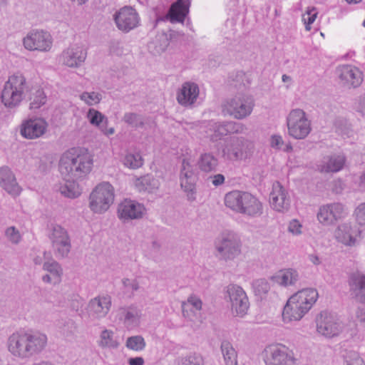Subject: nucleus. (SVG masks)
<instances>
[{
  "mask_svg": "<svg viewBox=\"0 0 365 365\" xmlns=\"http://www.w3.org/2000/svg\"><path fill=\"white\" fill-rule=\"evenodd\" d=\"M117 316L128 329L138 326L141 316L140 310L135 305L122 307L118 309Z\"/></svg>",
  "mask_w": 365,
  "mask_h": 365,
  "instance_id": "obj_28",
  "label": "nucleus"
},
{
  "mask_svg": "<svg viewBox=\"0 0 365 365\" xmlns=\"http://www.w3.org/2000/svg\"><path fill=\"white\" fill-rule=\"evenodd\" d=\"M202 302L201 299L195 296H190L186 302L182 303V309L184 316H188L187 312L190 309L192 312L200 311L202 309Z\"/></svg>",
  "mask_w": 365,
  "mask_h": 365,
  "instance_id": "obj_40",
  "label": "nucleus"
},
{
  "mask_svg": "<svg viewBox=\"0 0 365 365\" xmlns=\"http://www.w3.org/2000/svg\"><path fill=\"white\" fill-rule=\"evenodd\" d=\"M135 189L140 192L155 193L160 188V182L152 175H146L135 179Z\"/></svg>",
  "mask_w": 365,
  "mask_h": 365,
  "instance_id": "obj_33",
  "label": "nucleus"
},
{
  "mask_svg": "<svg viewBox=\"0 0 365 365\" xmlns=\"http://www.w3.org/2000/svg\"><path fill=\"white\" fill-rule=\"evenodd\" d=\"M5 236L11 244L17 245L21 240V235L18 229L14 226L9 227L5 230Z\"/></svg>",
  "mask_w": 365,
  "mask_h": 365,
  "instance_id": "obj_49",
  "label": "nucleus"
},
{
  "mask_svg": "<svg viewBox=\"0 0 365 365\" xmlns=\"http://www.w3.org/2000/svg\"><path fill=\"white\" fill-rule=\"evenodd\" d=\"M48 238L56 257L65 258L68 257L71 250V242L69 235L65 228L58 225H51Z\"/></svg>",
  "mask_w": 365,
  "mask_h": 365,
  "instance_id": "obj_11",
  "label": "nucleus"
},
{
  "mask_svg": "<svg viewBox=\"0 0 365 365\" xmlns=\"http://www.w3.org/2000/svg\"><path fill=\"white\" fill-rule=\"evenodd\" d=\"M180 185L187 192V199L190 201L195 200V180L193 166L189 159H183L180 170Z\"/></svg>",
  "mask_w": 365,
  "mask_h": 365,
  "instance_id": "obj_23",
  "label": "nucleus"
},
{
  "mask_svg": "<svg viewBox=\"0 0 365 365\" xmlns=\"http://www.w3.org/2000/svg\"><path fill=\"white\" fill-rule=\"evenodd\" d=\"M355 322L365 327V308L358 307L355 311Z\"/></svg>",
  "mask_w": 365,
  "mask_h": 365,
  "instance_id": "obj_57",
  "label": "nucleus"
},
{
  "mask_svg": "<svg viewBox=\"0 0 365 365\" xmlns=\"http://www.w3.org/2000/svg\"><path fill=\"white\" fill-rule=\"evenodd\" d=\"M92 165V156L87 150L72 148L65 152L59 161V171L65 181L59 187L61 194L69 198L78 197L81 191L76 180L88 174Z\"/></svg>",
  "mask_w": 365,
  "mask_h": 365,
  "instance_id": "obj_1",
  "label": "nucleus"
},
{
  "mask_svg": "<svg viewBox=\"0 0 365 365\" xmlns=\"http://www.w3.org/2000/svg\"><path fill=\"white\" fill-rule=\"evenodd\" d=\"M123 120L128 125L137 129L144 125V118L141 115L135 113H125Z\"/></svg>",
  "mask_w": 365,
  "mask_h": 365,
  "instance_id": "obj_42",
  "label": "nucleus"
},
{
  "mask_svg": "<svg viewBox=\"0 0 365 365\" xmlns=\"http://www.w3.org/2000/svg\"><path fill=\"white\" fill-rule=\"evenodd\" d=\"M264 354L266 365H299L293 352L284 345L269 346Z\"/></svg>",
  "mask_w": 365,
  "mask_h": 365,
  "instance_id": "obj_13",
  "label": "nucleus"
},
{
  "mask_svg": "<svg viewBox=\"0 0 365 365\" xmlns=\"http://www.w3.org/2000/svg\"><path fill=\"white\" fill-rule=\"evenodd\" d=\"M317 332L327 337L333 338L343 333L345 327L336 316L322 312L316 319Z\"/></svg>",
  "mask_w": 365,
  "mask_h": 365,
  "instance_id": "obj_12",
  "label": "nucleus"
},
{
  "mask_svg": "<svg viewBox=\"0 0 365 365\" xmlns=\"http://www.w3.org/2000/svg\"><path fill=\"white\" fill-rule=\"evenodd\" d=\"M288 134L294 139L302 140L312 130L311 122L306 113L299 108L292 110L287 117Z\"/></svg>",
  "mask_w": 365,
  "mask_h": 365,
  "instance_id": "obj_10",
  "label": "nucleus"
},
{
  "mask_svg": "<svg viewBox=\"0 0 365 365\" xmlns=\"http://www.w3.org/2000/svg\"><path fill=\"white\" fill-rule=\"evenodd\" d=\"M169 45L168 39L165 36H162L159 38V44L157 42H153L150 45V48L153 46V52L155 54H160L164 52Z\"/></svg>",
  "mask_w": 365,
  "mask_h": 365,
  "instance_id": "obj_51",
  "label": "nucleus"
},
{
  "mask_svg": "<svg viewBox=\"0 0 365 365\" xmlns=\"http://www.w3.org/2000/svg\"><path fill=\"white\" fill-rule=\"evenodd\" d=\"M189 0H178L169 10V17L172 23L183 22L189 11Z\"/></svg>",
  "mask_w": 365,
  "mask_h": 365,
  "instance_id": "obj_34",
  "label": "nucleus"
},
{
  "mask_svg": "<svg viewBox=\"0 0 365 365\" xmlns=\"http://www.w3.org/2000/svg\"><path fill=\"white\" fill-rule=\"evenodd\" d=\"M128 363L129 365H144L145 361L143 357L138 356L130 358Z\"/></svg>",
  "mask_w": 365,
  "mask_h": 365,
  "instance_id": "obj_62",
  "label": "nucleus"
},
{
  "mask_svg": "<svg viewBox=\"0 0 365 365\" xmlns=\"http://www.w3.org/2000/svg\"><path fill=\"white\" fill-rule=\"evenodd\" d=\"M245 130V126L240 123L210 121L207 124L206 133L210 140L216 142L228 134L242 133Z\"/></svg>",
  "mask_w": 365,
  "mask_h": 365,
  "instance_id": "obj_15",
  "label": "nucleus"
},
{
  "mask_svg": "<svg viewBox=\"0 0 365 365\" xmlns=\"http://www.w3.org/2000/svg\"><path fill=\"white\" fill-rule=\"evenodd\" d=\"M145 206L130 199H125L118 205L117 215L123 222L141 219L145 214Z\"/></svg>",
  "mask_w": 365,
  "mask_h": 365,
  "instance_id": "obj_18",
  "label": "nucleus"
},
{
  "mask_svg": "<svg viewBox=\"0 0 365 365\" xmlns=\"http://www.w3.org/2000/svg\"><path fill=\"white\" fill-rule=\"evenodd\" d=\"M226 297L229 299L232 311L237 316H245L250 307V302L246 292L237 284H229L226 287Z\"/></svg>",
  "mask_w": 365,
  "mask_h": 365,
  "instance_id": "obj_16",
  "label": "nucleus"
},
{
  "mask_svg": "<svg viewBox=\"0 0 365 365\" xmlns=\"http://www.w3.org/2000/svg\"><path fill=\"white\" fill-rule=\"evenodd\" d=\"M80 99L88 106H94L100 103L102 95L98 92H83L80 95Z\"/></svg>",
  "mask_w": 365,
  "mask_h": 365,
  "instance_id": "obj_44",
  "label": "nucleus"
},
{
  "mask_svg": "<svg viewBox=\"0 0 365 365\" xmlns=\"http://www.w3.org/2000/svg\"><path fill=\"white\" fill-rule=\"evenodd\" d=\"M254 150L253 143L242 137H231L225 141L222 157L231 161H242L250 158Z\"/></svg>",
  "mask_w": 365,
  "mask_h": 365,
  "instance_id": "obj_8",
  "label": "nucleus"
},
{
  "mask_svg": "<svg viewBox=\"0 0 365 365\" xmlns=\"http://www.w3.org/2000/svg\"><path fill=\"white\" fill-rule=\"evenodd\" d=\"M218 164V159L210 153H202L197 163L198 168L204 173L216 171Z\"/></svg>",
  "mask_w": 365,
  "mask_h": 365,
  "instance_id": "obj_35",
  "label": "nucleus"
},
{
  "mask_svg": "<svg viewBox=\"0 0 365 365\" xmlns=\"http://www.w3.org/2000/svg\"><path fill=\"white\" fill-rule=\"evenodd\" d=\"M288 231L294 235L302 233V225L297 220H292L288 225Z\"/></svg>",
  "mask_w": 365,
  "mask_h": 365,
  "instance_id": "obj_52",
  "label": "nucleus"
},
{
  "mask_svg": "<svg viewBox=\"0 0 365 365\" xmlns=\"http://www.w3.org/2000/svg\"><path fill=\"white\" fill-rule=\"evenodd\" d=\"M318 297V292L314 288L302 289L293 294L284 307L283 321L288 323L302 319L316 303Z\"/></svg>",
  "mask_w": 365,
  "mask_h": 365,
  "instance_id": "obj_3",
  "label": "nucleus"
},
{
  "mask_svg": "<svg viewBox=\"0 0 365 365\" xmlns=\"http://www.w3.org/2000/svg\"><path fill=\"white\" fill-rule=\"evenodd\" d=\"M270 146L272 148L279 150L282 149L284 144L282 137L279 135H273L270 138Z\"/></svg>",
  "mask_w": 365,
  "mask_h": 365,
  "instance_id": "obj_56",
  "label": "nucleus"
},
{
  "mask_svg": "<svg viewBox=\"0 0 365 365\" xmlns=\"http://www.w3.org/2000/svg\"><path fill=\"white\" fill-rule=\"evenodd\" d=\"M115 191L113 185L108 182L97 185L89 195L88 207L96 214L106 212L113 203Z\"/></svg>",
  "mask_w": 365,
  "mask_h": 365,
  "instance_id": "obj_7",
  "label": "nucleus"
},
{
  "mask_svg": "<svg viewBox=\"0 0 365 365\" xmlns=\"http://www.w3.org/2000/svg\"><path fill=\"white\" fill-rule=\"evenodd\" d=\"M119 345L118 341L111 330L104 329L100 336L99 346L103 348L116 349Z\"/></svg>",
  "mask_w": 365,
  "mask_h": 365,
  "instance_id": "obj_37",
  "label": "nucleus"
},
{
  "mask_svg": "<svg viewBox=\"0 0 365 365\" xmlns=\"http://www.w3.org/2000/svg\"><path fill=\"white\" fill-rule=\"evenodd\" d=\"M210 179L211 180L212 184L215 186H220L225 182V176L222 174H217L213 176H210Z\"/></svg>",
  "mask_w": 365,
  "mask_h": 365,
  "instance_id": "obj_59",
  "label": "nucleus"
},
{
  "mask_svg": "<svg viewBox=\"0 0 365 365\" xmlns=\"http://www.w3.org/2000/svg\"><path fill=\"white\" fill-rule=\"evenodd\" d=\"M318 12L315 7H309L306 11L305 14L302 15V21L305 25V29L310 31L312 27L311 25L314 22L317 16Z\"/></svg>",
  "mask_w": 365,
  "mask_h": 365,
  "instance_id": "obj_45",
  "label": "nucleus"
},
{
  "mask_svg": "<svg viewBox=\"0 0 365 365\" xmlns=\"http://www.w3.org/2000/svg\"><path fill=\"white\" fill-rule=\"evenodd\" d=\"M24 48L28 51H49L52 47L51 35L43 30H32L23 38Z\"/></svg>",
  "mask_w": 365,
  "mask_h": 365,
  "instance_id": "obj_14",
  "label": "nucleus"
},
{
  "mask_svg": "<svg viewBox=\"0 0 365 365\" xmlns=\"http://www.w3.org/2000/svg\"><path fill=\"white\" fill-rule=\"evenodd\" d=\"M344 365H365L363 359L354 351H348L344 355Z\"/></svg>",
  "mask_w": 365,
  "mask_h": 365,
  "instance_id": "obj_47",
  "label": "nucleus"
},
{
  "mask_svg": "<svg viewBox=\"0 0 365 365\" xmlns=\"http://www.w3.org/2000/svg\"><path fill=\"white\" fill-rule=\"evenodd\" d=\"M111 305L112 299L109 294L98 295L89 301L86 312L91 320L101 319L108 314Z\"/></svg>",
  "mask_w": 365,
  "mask_h": 365,
  "instance_id": "obj_19",
  "label": "nucleus"
},
{
  "mask_svg": "<svg viewBox=\"0 0 365 365\" xmlns=\"http://www.w3.org/2000/svg\"><path fill=\"white\" fill-rule=\"evenodd\" d=\"M198 96V86L192 82H185L178 92L177 100L183 106H190L196 101Z\"/></svg>",
  "mask_w": 365,
  "mask_h": 365,
  "instance_id": "obj_29",
  "label": "nucleus"
},
{
  "mask_svg": "<svg viewBox=\"0 0 365 365\" xmlns=\"http://www.w3.org/2000/svg\"><path fill=\"white\" fill-rule=\"evenodd\" d=\"M86 117L92 125L98 128H99L104 122L108 121V118L106 115L93 108H90L88 110Z\"/></svg>",
  "mask_w": 365,
  "mask_h": 365,
  "instance_id": "obj_43",
  "label": "nucleus"
},
{
  "mask_svg": "<svg viewBox=\"0 0 365 365\" xmlns=\"http://www.w3.org/2000/svg\"><path fill=\"white\" fill-rule=\"evenodd\" d=\"M86 57V48L82 46L73 45L62 51L59 56V62L69 68H79Z\"/></svg>",
  "mask_w": 365,
  "mask_h": 365,
  "instance_id": "obj_22",
  "label": "nucleus"
},
{
  "mask_svg": "<svg viewBox=\"0 0 365 365\" xmlns=\"http://www.w3.org/2000/svg\"><path fill=\"white\" fill-rule=\"evenodd\" d=\"M43 269L48 272V274L51 275L54 279H57L61 281V277L63 274V269L61 266L55 261L51 259L43 263Z\"/></svg>",
  "mask_w": 365,
  "mask_h": 365,
  "instance_id": "obj_41",
  "label": "nucleus"
},
{
  "mask_svg": "<svg viewBox=\"0 0 365 365\" xmlns=\"http://www.w3.org/2000/svg\"><path fill=\"white\" fill-rule=\"evenodd\" d=\"M339 78L341 83L347 86L356 88L363 81V73L356 66L345 65L339 68Z\"/></svg>",
  "mask_w": 365,
  "mask_h": 365,
  "instance_id": "obj_27",
  "label": "nucleus"
},
{
  "mask_svg": "<svg viewBox=\"0 0 365 365\" xmlns=\"http://www.w3.org/2000/svg\"><path fill=\"white\" fill-rule=\"evenodd\" d=\"M282 80L284 83H288L289 85L292 83V78L288 76V75H286V74H284L282 75Z\"/></svg>",
  "mask_w": 365,
  "mask_h": 365,
  "instance_id": "obj_64",
  "label": "nucleus"
},
{
  "mask_svg": "<svg viewBox=\"0 0 365 365\" xmlns=\"http://www.w3.org/2000/svg\"><path fill=\"white\" fill-rule=\"evenodd\" d=\"M271 207L279 212H285L290 207V198L288 192L282 185L276 182L272 185V190L269 195Z\"/></svg>",
  "mask_w": 365,
  "mask_h": 365,
  "instance_id": "obj_24",
  "label": "nucleus"
},
{
  "mask_svg": "<svg viewBox=\"0 0 365 365\" xmlns=\"http://www.w3.org/2000/svg\"><path fill=\"white\" fill-rule=\"evenodd\" d=\"M76 325L72 320H68L65 322L63 327L61 328V332L66 337L72 336L76 331Z\"/></svg>",
  "mask_w": 365,
  "mask_h": 365,
  "instance_id": "obj_54",
  "label": "nucleus"
},
{
  "mask_svg": "<svg viewBox=\"0 0 365 365\" xmlns=\"http://www.w3.org/2000/svg\"><path fill=\"white\" fill-rule=\"evenodd\" d=\"M225 205L235 213L250 217H258L263 213L259 199L249 192L232 190L225 194Z\"/></svg>",
  "mask_w": 365,
  "mask_h": 365,
  "instance_id": "obj_4",
  "label": "nucleus"
},
{
  "mask_svg": "<svg viewBox=\"0 0 365 365\" xmlns=\"http://www.w3.org/2000/svg\"><path fill=\"white\" fill-rule=\"evenodd\" d=\"M47 126L43 118L30 119L22 124L21 134L26 138L35 139L45 133Z\"/></svg>",
  "mask_w": 365,
  "mask_h": 365,
  "instance_id": "obj_26",
  "label": "nucleus"
},
{
  "mask_svg": "<svg viewBox=\"0 0 365 365\" xmlns=\"http://www.w3.org/2000/svg\"><path fill=\"white\" fill-rule=\"evenodd\" d=\"M30 108L37 109L46 102V96L41 89L36 90L34 96L31 98Z\"/></svg>",
  "mask_w": 365,
  "mask_h": 365,
  "instance_id": "obj_50",
  "label": "nucleus"
},
{
  "mask_svg": "<svg viewBox=\"0 0 365 365\" xmlns=\"http://www.w3.org/2000/svg\"><path fill=\"white\" fill-rule=\"evenodd\" d=\"M270 280L281 287H288L297 284L299 280V274L292 268L284 269L271 276Z\"/></svg>",
  "mask_w": 365,
  "mask_h": 365,
  "instance_id": "obj_32",
  "label": "nucleus"
},
{
  "mask_svg": "<svg viewBox=\"0 0 365 365\" xmlns=\"http://www.w3.org/2000/svg\"><path fill=\"white\" fill-rule=\"evenodd\" d=\"M125 346L134 351H142L146 346V342L141 335H135L127 338Z\"/></svg>",
  "mask_w": 365,
  "mask_h": 365,
  "instance_id": "obj_38",
  "label": "nucleus"
},
{
  "mask_svg": "<svg viewBox=\"0 0 365 365\" xmlns=\"http://www.w3.org/2000/svg\"><path fill=\"white\" fill-rule=\"evenodd\" d=\"M252 285L256 294L259 296L267 294L271 289L269 282L265 279H257Z\"/></svg>",
  "mask_w": 365,
  "mask_h": 365,
  "instance_id": "obj_46",
  "label": "nucleus"
},
{
  "mask_svg": "<svg viewBox=\"0 0 365 365\" xmlns=\"http://www.w3.org/2000/svg\"><path fill=\"white\" fill-rule=\"evenodd\" d=\"M345 215V207L341 203L333 202L322 205L319 208L317 217L321 224L328 226L333 225Z\"/></svg>",
  "mask_w": 365,
  "mask_h": 365,
  "instance_id": "obj_21",
  "label": "nucleus"
},
{
  "mask_svg": "<svg viewBox=\"0 0 365 365\" xmlns=\"http://www.w3.org/2000/svg\"><path fill=\"white\" fill-rule=\"evenodd\" d=\"M351 295L356 301L365 303V275L362 273H353L349 280Z\"/></svg>",
  "mask_w": 365,
  "mask_h": 365,
  "instance_id": "obj_31",
  "label": "nucleus"
},
{
  "mask_svg": "<svg viewBox=\"0 0 365 365\" xmlns=\"http://www.w3.org/2000/svg\"><path fill=\"white\" fill-rule=\"evenodd\" d=\"M345 161L343 155H326L318 163L317 169L321 173H336L343 168Z\"/></svg>",
  "mask_w": 365,
  "mask_h": 365,
  "instance_id": "obj_30",
  "label": "nucleus"
},
{
  "mask_svg": "<svg viewBox=\"0 0 365 365\" xmlns=\"http://www.w3.org/2000/svg\"><path fill=\"white\" fill-rule=\"evenodd\" d=\"M255 102L251 96L239 93L227 99L222 106V112L235 119L241 120L249 116L253 110Z\"/></svg>",
  "mask_w": 365,
  "mask_h": 365,
  "instance_id": "obj_9",
  "label": "nucleus"
},
{
  "mask_svg": "<svg viewBox=\"0 0 365 365\" xmlns=\"http://www.w3.org/2000/svg\"><path fill=\"white\" fill-rule=\"evenodd\" d=\"M336 240L346 246H354L361 239V231L356 224L344 222L334 232Z\"/></svg>",
  "mask_w": 365,
  "mask_h": 365,
  "instance_id": "obj_20",
  "label": "nucleus"
},
{
  "mask_svg": "<svg viewBox=\"0 0 365 365\" xmlns=\"http://www.w3.org/2000/svg\"><path fill=\"white\" fill-rule=\"evenodd\" d=\"M309 260L314 265L317 266L322 263L320 257L315 253L309 254L308 255Z\"/></svg>",
  "mask_w": 365,
  "mask_h": 365,
  "instance_id": "obj_63",
  "label": "nucleus"
},
{
  "mask_svg": "<svg viewBox=\"0 0 365 365\" xmlns=\"http://www.w3.org/2000/svg\"><path fill=\"white\" fill-rule=\"evenodd\" d=\"M355 108L357 112L365 115V93L359 98Z\"/></svg>",
  "mask_w": 365,
  "mask_h": 365,
  "instance_id": "obj_58",
  "label": "nucleus"
},
{
  "mask_svg": "<svg viewBox=\"0 0 365 365\" xmlns=\"http://www.w3.org/2000/svg\"><path fill=\"white\" fill-rule=\"evenodd\" d=\"M354 213L359 224L365 225V202L360 203L356 207Z\"/></svg>",
  "mask_w": 365,
  "mask_h": 365,
  "instance_id": "obj_53",
  "label": "nucleus"
},
{
  "mask_svg": "<svg viewBox=\"0 0 365 365\" xmlns=\"http://www.w3.org/2000/svg\"><path fill=\"white\" fill-rule=\"evenodd\" d=\"M42 280L45 283L52 284H57L61 282L60 280H58V279H57L56 278L54 279V278L51 275H50L48 274H46L43 275L42 277Z\"/></svg>",
  "mask_w": 365,
  "mask_h": 365,
  "instance_id": "obj_61",
  "label": "nucleus"
},
{
  "mask_svg": "<svg viewBox=\"0 0 365 365\" xmlns=\"http://www.w3.org/2000/svg\"><path fill=\"white\" fill-rule=\"evenodd\" d=\"M117 28L124 32L135 29L140 25V18L135 9L131 6H123L113 15Z\"/></svg>",
  "mask_w": 365,
  "mask_h": 365,
  "instance_id": "obj_17",
  "label": "nucleus"
},
{
  "mask_svg": "<svg viewBox=\"0 0 365 365\" xmlns=\"http://www.w3.org/2000/svg\"><path fill=\"white\" fill-rule=\"evenodd\" d=\"M0 187L14 197L19 196L22 190L14 173L8 166L0 168Z\"/></svg>",
  "mask_w": 365,
  "mask_h": 365,
  "instance_id": "obj_25",
  "label": "nucleus"
},
{
  "mask_svg": "<svg viewBox=\"0 0 365 365\" xmlns=\"http://www.w3.org/2000/svg\"><path fill=\"white\" fill-rule=\"evenodd\" d=\"M48 346L47 335L39 331H16L6 341L10 354L16 359L28 361L41 354Z\"/></svg>",
  "mask_w": 365,
  "mask_h": 365,
  "instance_id": "obj_2",
  "label": "nucleus"
},
{
  "mask_svg": "<svg viewBox=\"0 0 365 365\" xmlns=\"http://www.w3.org/2000/svg\"><path fill=\"white\" fill-rule=\"evenodd\" d=\"M123 287L128 290L137 291L139 289V284L136 279L125 278L122 280Z\"/></svg>",
  "mask_w": 365,
  "mask_h": 365,
  "instance_id": "obj_55",
  "label": "nucleus"
},
{
  "mask_svg": "<svg viewBox=\"0 0 365 365\" xmlns=\"http://www.w3.org/2000/svg\"><path fill=\"white\" fill-rule=\"evenodd\" d=\"M123 165L130 169H138L143 165V159L139 153H128L123 160Z\"/></svg>",
  "mask_w": 365,
  "mask_h": 365,
  "instance_id": "obj_39",
  "label": "nucleus"
},
{
  "mask_svg": "<svg viewBox=\"0 0 365 365\" xmlns=\"http://www.w3.org/2000/svg\"><path fill=\"white\" fill-rule=\"evenodd\" d=\"M242 241L232 231L222 232L215 240L216 256L224 261H232L242 253Z\"/></svg>",
  "mask_w": 365,
  "mask_h": 365,
  "instance_id": "obj_5",
  "label": "nucleus"
},
{
  "mask_svg": "<svg viewBox=\"0 0 365 365\" xmlns=\"http://www.w3.org/2000/svg\"><path fill=\"white\" fill-rule=\"evenodd\" d=\"M204 361L200 354H192L181 358L179 365H203Z\"/></svg>",
  "mask_w": 365,
  "mask_h": 365,
  "instance_id": "obj_48",
  "label": "nucleus"
},
{
  "mask_svg": "<svg viewBox=\"0 0 365 365\" xmlns=\"http://www.w3.org/2000/svg\"><path fill=\"white\" fill-rule=\"evenodd\" d=\"M26 91L25 78L21 73H15L9 76L4 85L1 94L2 102L6 107L14 108L21 103Z\"/></svg>",
  "mask_w": 365,
  "mask_h": 365,
  "instance_id": "obj_6",
  "label": "nucleus"
},
{
  "mask_svg": "<svg viewBox=\"0 0 365 365\" xmlns=\"http://www.w3.org/2000/svg\"><path fill=\"white\" fill-rule=\"evenodd\" d=\"M108 120L104 122L98 128L106 136H110L115 133V129L113 127L108 128Z\"/></svg>",
  "mask_w": 365,
  "mask_h": 365,
  "instance_id": "obj_60",
  "label": "nucleus"
},
{
  "mask_svg": "<svg viewBox=\"0 0 365 365\" xmlns=\"http://www.w3.org/2000/svg\"><path fill=\"white\" fill-rule=\"evenodd\" d=\"M220 349L226 365H237V352L230 341H222Z\"/></svg>",
  "mask_w": 365,
  "mask_h": 365,
  "instance_id": "obj_36",
  "label": "nucleus"
}]
</instances>
